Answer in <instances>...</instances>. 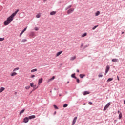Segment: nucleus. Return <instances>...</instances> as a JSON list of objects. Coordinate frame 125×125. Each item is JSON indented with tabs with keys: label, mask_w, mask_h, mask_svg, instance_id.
<instances>
[{
	"label": "nucleus",
	"mask_w": 125,
	"mask_h": 125,
	"mask_svg": "<svg viewBox=\"0 0 125 125\" xmlns=\"http://www.w3.org/2000/svg\"><path fill=\"white\" fill-rule=\"evenodd\" d=\"M13 21V18H12L10 16L7 18V20L4 22V25L5 26H7V25H9L11 22Z\"/></svg>",
	"instance_id": "1"
},
{
	"label": "nucleus",
	"mask_w": 125,
	"mask_h": 125,
	"mask_svg": "<svg viewBox=\"0 0 125 125\" xmlns=\"http://www.w3.org/2000/svg\"><path fill=\"white\" fill-rule=\"evenodd\" d=\"M18 11H19V9H17V10H16L15 12L12 14L11 15H10V16L13 19L15 15L17 14V13L18 12Z\"/></svg>",
	"instance_id": "2"
},
{
	"label": "nucleus",
	"mask_w": 125,
	"mask_h": 125,
	"mask_svg": "<svg viewBox=\"0 0 125 125\" xmlns=\"http://www.w3.org/2000/svg\"><path fill=\"white\" fill-rule=\"evenodd\" d=\"M75 10V9L74 8H70L69 10H67V14H71V13H72Z\"/></svg>",
	"instance_id": "3"
},
{
	"label": "nucleus",
	"mask_w": 125,
	"mask_h": 125,
	"mask_svg": "<svg viewBox=\"0 0 125 125\" xmlns=\"http://www.w3.org/2000/svg\"><path fill=\"white\" fill-rule=\"evenodd\" d=\"M28 122H29V118L27 117H25L23 119V123H25V124H26V123H28Z\"/></svg>",
	"instance_id": "4"
},
{
	"label": "nucleus",
	"mask_w": 125,
	"mask_h": 125,
	"mask_svg": "<svg viewBox=\"0 0 125 125\" xmlns=\"http://www.w3.org/2000/svg\"><path fill=\"white\" fill-rule=\"evenodd\" d=\"M78 119L77 117H75L74 118L73 120L72 125H74L75 124H76V122H77V119Z\"/></svg>",
	"instance_id": "5"
},
{
	"label": "nucleus",
	"mask_w": 125,
	"mask_h": 125,
	"mask_svg": "<svg viewBox=\"0 0 125 125\" xmlns=\"http://www.w3.org/2000/svg\"><path fill=\"white\" fill-rule=\"evenodd\" d=\"M109 106H110V102L108 103V104L104 106V110L106 111L108 108H109Z\"/></svg>",
	"instance_id": "6"
},
{
	"label": "nucleus",
	"mask_w": 125,
	"mask_h": 125,
	"mask_svg": "<svg viewBox=\"0 0 125 125\" xmlns=\"http://www.w3.org/2000/svg\"><path fill=\"white\" fill-rule=\"evenodd\" d=\"M109 70H110V67L109 65H107L105 69V74H107L109 72Z\"/></svg>",
	"instance_id": "7"
},
{
	"label": "nucleus",
	"mask_w": 125,
	"mask_h": 125,
	"mask_svg": "<svg viewBox=\"0 0 125 125\" xmlns=\"http://www.w3.org/2000/svg\"><path fill=\"white\" fill-rule=\"evenodd\" d=\"M35 118H36L35 115H31L28 117L29 120H32V119H35Z\"/></svg>",
	"instance_id": "8"
},
{
	"label": "nucleus",
	"mask_w": 125,
	"mask_h": 125,
	"mask_svg": "<svg viewBox=\"0 0 125 125\" xmlns=\"http://www.w3.org/2000/svg\"><path fill=\"white\" fill-rule=\"evenodd\" d=\"M62 52H63V51H61L57 52L56 55V57H57V56H59V55H60V54H61L62 53Z\"/></svg>",
	"instance_id": "9"
},
{
	"label": "nucleus",
	"mask_w": 125,
	"mask_h": 125,
	"mask_svg": "<svg viewBox=\"0 0 125 125\" xmlns=\"http://www.w3.org/2000/svg\"><path fill=\"white\" fill-rule=\"evenodd\" d=\"M42 81H43V79L42 78L39 79L38 80V84L42 83Z\"/></svg>",
	"instance_id": "10"
},
{
	"label": "nucleus",
	"mask_w": 125,
	"mask_h": 125,
	"mask_svg": "<svg viewBox=\"0 0 125 125\" xmlns=\"http://www.w3.org/2000/svg\"><path fill=\"white\" fill-rule=\"evenodd\" d=\"M79 77L81 79H83V77H85V74H81L79 75Z\"/></svg>",
	"instance_id": "11"
},
{
	"label": "nucleus",
	"mask_w": 125,
	"mask_h": 125,
	"mask_svg": "<svg viewBox=\"0 0 125 125\" xmlns=\"http://www.w3.org/2000/svg\"><path fill=\"white\" fill-rule=\"evenodd\" d=\"M5 90V88H4L3 87H1L0 88V93H1V92H2V91H4Z\"/></svg>",
	"instance_id": "12"
},
{
	"label": "nucleus",
	"mask_w": 125,
	"mask_h": 125,
	"mask_svg": "<svg viewBox=\"0 0 125 125\" xmlns=\"http://www.w3.org/2000/svg\"><path fill=\"white\" fill-rule=\"evenodd\" d=\"M71 78H73V79H77L76 76V73H73L71 75Z\"/></svg>",
	"instance_id": "13"
},
{
	"label": "nucleus",
	"mask_w": 125,
	"mask_h": 125,
	"mask_svg": "<svg viewBox=\"0 0 125 125\" xmlns=\"http://www.w3.org/2000/svg\"><path fill=\"white\" fill-rule=\"evenodd\" d=\"M30 37H35V32H30Z\"/></svg>",
	"instance_id": "14"
},
{
	"label": "nucleus",
	"mask_w": 125,
	"mask_h": 125,
	"mask_svg": "<svg viewBox=\"0 0 125 125\" xmlns=\"http://www.w3.org/2000/svg\"><path fill=\"white\" fill-rule=\"evenodd\" d=\"M24 112H25V109H23L22 110H21L20 112V115L21 116V115H22V114H23V113H24Z\"/></svg>",
	"instance_id": "15"
},
{
	"label": "nucleus",
	"mask_w": 125,
	"mask_h": 125,
	"mask_svg": "<svg viewBox=\"0 0 125 125\" xmlns=\"http://www.w3.org/2000/svg\"><path fill=\"white\" fill-rule=\"evenodd\" d=\"M89 92L87 91H85L83 92V95H87V94H89Z\"/></svg>",
	"instance_id": "16"
},
{
	"label": "nucleus",
	"mask_w": 125,
	"mask_h": 125,
	"mask_svg": "<svg viewBox=\"0 0 125 125\" xmlns=\"http://www.w3.org/2000/svg\"><path fill=\"white\" fill-rule=\"evenodd\" d=\"M50 15H55V14H56V11H52L50 13Z\"/></svg>",
	"instance_id": "17"
},
{
	"label": "nucleus",
	"mask_w": 125,
	"mask_h": 125,
	"mask_svg": "<svg viewBox=\"0 0 125 125\" xmlns=\"http://www.w3.org/2000/svg\"><path fill=\"white\" fill-rule=\"evenodd\" d=\"M16 75H17V73L16 72H13L11 74V77H13L14 76H16Z\"/></svg>",
	"instance_id": "18"
},
{
	"label": "nucleus",
	"mask_w": 125,
	"mask_h": 125,
	"mask_svg": "<svg viewBox=\"0 0 125 125\" xmlns=\"http://www.w3.org/2000/svg\"><path fill=\"white\" fill-rule=\"evenodd\" d=\"M54 79H55V76H53L51 78L48 80V82H51V81H53Z\"/></svg>",
	"instance_id": "19"
},
{
	"label": "nucleus",
	"mask_w": 125,
	"mask_h": 125,
	"mask_svg": "<svg viewBox=\"0 0 125 125\" xmlns=\"http://www.w3.org/2000/svg\"><path fill=\"white\" fill-rule=\"evenodd\" d=\"M99 14H100V11H97L95 13V16H98V15H99Z\"/></svg>",
	"instance_id": "20"
},
{
	"label": "nucleus",
	"mask_w": 125,
	"mask_h": 125,
	"mask_svg": "<svg viewBox=\"0 0 125 125\" xmlns=\"http://www.w3.org/2000/svg\"><path fill=\"white\" fill-rule=\"evenodd\" d=\"M72 7V5H70L65 8V10H68V9H70Z\"/></svg>",
	"instance_id": "21"
},
{
	"label": "nucleus",
	"mask_w": 125,
	"mask_h": 125,
	"mask_svg": "<svg viewBox=\"0 0 125 125\" xmlns=\"http://www.w3.org/2000/svg\"><path fill=\"white\" fill-rule=\"evenodd\" d=\"M112 62H118V61H119V60H118L117 59H113L112 60Z\"/></svg>",
	"instance_id": "22"
},
{
	"label": "nucleus",
	"mask_w": 125,
	"mask_h": 125,
	"mask_svg": "<svg viewBox=\"0 0 125 125\" xmlns=\"http://www.w3.org/2000/svg\"><path fill=\"white\" fill-rule=\"evenodd\" d=\"M86 35H87V33L85 32L84 34L82 35V38H84V37H85Z\"/></svg>",
	"instance_id": "23"
},
{
	"label": "nucleus",
	"mask_w": 125,
	"mask_h": 125,
	"mask_svg": "<svg viewBox=\"0 0 125 125\" xmlns=\"http://www.w3.org/2000/svg\"><path fill=\"white\" fill-rule=\"evenodd\" d=\"M37 71H38V70L37 69V68H35L31 70V73H34V72H37Z\"/></svg>",
	"instance_id": "24"
},
{
	"label": "nucleus",
	"mask_w": 125,
	"mask_h": 125,
	"mask_svg": "<svg viewBox=\"0 0 125 125\" xmlns=\"http://www.w3.org/2000/svg\"><path fill=\"white\" fill-rule=\"evenodd\" d=\"M76 58V56H74V57H72L70 58V60H71L72 61H73V60H75V59Z\"/></svg>",
	"instance_id": "25"
},
{
	"label": "nucleus",
	"mask_w": 125,
	"mask_h": 125,
	"mask_svg": "<svg viewBox=\"0 0 125 125\" xmlns=\"http://www.w3.org/2000/svg\"><path fill=\"white\" fill-rule=\"evenodd\" d=\"M67 107H68V104H64L63 105V108H67Z\"/></svg>",
	"instance_id": "26"
},
{
	"label": "nucleus",
	"mask_w": 125,
	"mask_h": 125,
	"mask_svg": "<svg viewBox=\"0 0 125 125\" xmlns=\"http://www.w3.org/2000/svg\"><path fill=\"white\" fill-rule=\"evenodd\" d=\"M122 112H120V113L119 114V119L120 120H121V119H122Z\"/></svg>",
	"instance_id": "27"
},
{
	"label": "nucleus",
	"mask_w": 125,
	"mask_h": 125,
	"mask_svg": "<svg viewBox=\"0 0 125 125\" xmlns=\"http://www.w3.org/2000/svg\"><path fill=\"white\" fill-rule=\"evenodd\" d=\"M53 107H54V108L55 109V110H58V107L56 105L54 104V105H53Z\"/></svg>",
	"instance_id": "28"
},
{
	"label": "nucleus",
	"mask_w": 125,
	"mask_h": 125,
	"mask_svg": "<svg viewBox=\"0 0 125 125\" xmlns=\"http://www.w3.org/2000/svg\"><path fill=\"white\" fill-rule=\"evenodd\" d=\"M19 70V67H16L13 70V72H16V71H18Z\"/></svg>",
	"instance_id": "29"
},
{
	"label": "nucleus",
	"mask_w": 125,
	"mask_h": 125,
	"mask_svg": "<svg viewBox=\"0 0 125 125\" xmlns=\"http://www.w3.org/2000/svg\"><path fill=\"white\" fill-rule=\"evenodd\" d=\"M97 27H98V25H95L94 26L93 28H92V30H95L96 29V28H97Z\"/></svg>",
	"instance_id": "30"
},
{
	"label": "nucleus",
	"mask_w": 125,
	"mask_h": 125,
	"mask_svg": "<svg viewBox=\"0 0 125 125\" xmlns=\"http://www.w3.org/2000/svg\"><path fill=\"white\" fill-rule=\"evenodd\" d=\"M27 42V40L26 39H23L21 42Z\"/></svg>",
	"instance_id": "31"
},
{
	"label": "nucleus",
	"mask_w": 125,
	"mask_h": 125,
	"mask_svg": "<svg viewBox=\"0 0 125 125\" xmlns=\"http://www.w3.org/2000/svg\"><path fill=\"white\" fill-rule=\"evenodd\" d=\"M88 46H89V45H86L83 47V49H85V48H86V47H88Z\"/></svg>",
	"instance_id": "32"
},
{
	"label": "nucleus",
	"mask_w": 125,
	"mask_h": 125,
	"mask_svg": "<svg viewBox=\"0 0 125 125\" xmlns=\"http://www.w3.org/2000/svg\"><path fill=\"white\" fill-rule=\"evenodd\" d=\"M75 79L76 80L77 83H80V79H79V78H75Z\"/></svg>",
	"instance_id": "33"
},
{
	"label": "nucleus",
	"mask_w": 125,
	"mask_h": 125,
	"mask_svg": "<svg viewBox=\"0 0 125 125\" xmlns=\"http://www.w3.org/2000/svg\"><path fill=\"white\" fill-rule=\"evenodd\" d=\"M27 28L28 27H25L24 29L22 31V32L24 33V32H25L26 30H27Z\"/></svg>",
	"instance_id": "34"
},
{
	"label": "nucleus",
	"mask_w": 125,
	"mask_h": 125,
	"mask_svg": "<svg viewBox=\"0 0 125 125\" xmlns=\"http://www.w3.org/2000/svg\"><path fill=\"white\" fill-rule=\"evenodd\" d=\"M30 86H31V87H33V86H34V83H30Z\"/></svg>",
	"instance_id": "35"
},
{
	"label": "nucleus",
	"mask_w": 125,
	"mask_h": 125,
	"mask_svg": "<svg viewBox=\"0 0 125 125\" xmlns=\"http://www.w3.org/2000/svg\"><path fill=\"white\" fill-rule=\"evenodd\" d=\"M98 77H99V78H102V77H103V75H102V74H99L98 75Z\"/></svg>",
	"instance_id": "36"
},
{
	"label": "nucleus",
	"mask_w": 125,
	"mask_h": 125,
	"mask_svg": "<svg viewBox=\"0 0 125 125\" xmlns=\"http://www.w3.org/2000/svg\"><path fill=\"white\" fill-rule=\"evenodd\" d=\"M38 88V87H37V85H35L33 86V89H37Z\"/></svg>",
	"instance_id": "37"
},
{
	"label": "nucleus",
	"mask_w": 125,
	"mask_h": 125,
	"mask_svg": "<svg viewBox=\"0 0 125 125\" xmlns=\"http://www.w3.org/2000/svg\"><path fill=\"white\" fill-rule=\"evenodd\" d=\"M40 17H41V15L40 14H38L36 15L37 18H40Z\"/></svg>",
	"instance_id": "38"
},
{
	"label": "nucleus",
	"mask_w": 125,
	"mask_h": 125,
	"mask_svg": "<svg viewBox=\"0 0 125 125\" xmlns=\"http://www.w3.org/2000/svg\"><path fill=\"white\" fill-rule=\"evenodd\" d=\"M4 40V38H0V42H2V41Z\"/></svg>",
	"instance_id": "39"
},
{
	"label": "nucleus",
	"mask_w": 125,
	"mask_h": 125,
	"mask_svg": "<svg viewBox=\"0 0 125 125\" xmlns=\"http://www.w3.org/2000/svg\"><path fill=\"white\" fill-rule=\"evenodd\" d=\"M30 85H29V86H26L25 89H29L30 88Z\"/></svg>",
	"instance_id": "40"
},
{
	"label": "nucleus",
	"mask_w": 125,
	"mask_h": 125,
	"mask_svg": "<svg viewBox=\"0 0 125 125\" xmlns=\"http://www.w3.org/2000/svg\"><path fill=\"white\" fill-rule=\"evenodd\" d=\"M24 32H22V31L20 33V37H21V36H22V35H23V33Z\"/></svg>",
	"instance_id": "41"
},
{
	"label": "nucleus",
	"mask_w": 125,
	"mask_h": 125,
	"mask_svg": "<svg viewBox=\"0 0 125 125\" xmlns=\"http://www.w3.org/2000/svg\"><path fill=\"white\" fill-rule=\"evenodd\" d=\"M35 77H36V76L34 75H31V78L32 79H33V78H35Z\"/></svg>",
	"instance_id": "42"
},
{
	"label": "nucleus",
	"mask_w": 125,
	"mask_h": 125,
	"mask_svg": "<svg viewBox=\"0 0 125 125\" xmlns=\"http://www.w3.org/2000/svg\"><path fill=\"white\" fill-rule=\"evenodd\" d=\"M35 31H39V28H38V27H35Z\"/></svg>",
	"instance_id": "43"
},
{
	"label": "nucleus",
	"mask_w": 125,
	"mask_h": 125,
	"mask_svg": "<svg viewBox=\"0 0 125 125\" xmlns=\"http://www.w3.org/2000/svg\"><path fill=\"white\" fill-rule=\"evenodd\" d=\"M83 43H82L81 45V48H82L83 47Z\"/></svg>",
	"instance_id": "44"
},
{
	"label": "nucleus",
	"mask_w": 125,
	"mask_h": 125,
	"mask_svg": "<svg viewBox=\"0 0 125 125\" xmlns=\"http://www.w3.org/2000/svg\"><path fill=\"white\" fill-rule=\"evenodd\" d=\"M88 104L89 105H92V102H89Z\"/></svg>",
	"instance_id": "45"
},
{
	"label": "nucleus",
	"mask_w": 125,
	"mask_h": 125,
	"mask_svg": "<svg viewBox=\"0 0 125 125\" xmlns=\"http://www.w3.org/2000/svg\"><path fill=\"white\" fill-rule=\"evenodd\" d=\"M76 71L77 73H80V70L79 69H77Z\"/></svg>",
	"instance_id": "46"
},
{
	"label": "nucleus",
	"mask_w": 125,
	"mask_h": 125,
	"mask_svg": "<svg viewBox=\"0 0 125 125\" xmlns=\"http://www.w3.org/2000/svg\"><path fill=\"white\" fill-rule=\"evenodd\" d=\"M107 82H110V78H108V80H107Z\"/></svg>",
	"instance_id": "47"
},
{
	"label": "nucleus",
	"mask_w": 125,
	"mask_h": 125,
	"mask_svg": "<svg viewBox=\"0 0 125 125\" xmlns=\"http://www.w3.org/2000/svg\"><path fill=\"white\" fill-rule=\"evenodd\" d=\"M54 115H56V111H55V112H54Z\"/></svg>",
	"instance_id": "48"
},
{
	"label": "nucleus",
	"mask_w": 125,
	"mask_h": 125,
	"mask_svg": "<svg viewBox=\"0 0 125 125\" xmlns=\"http://www.w3.org/2000/svg\"><path fill=\"white\" fill-rule=\"evenodd\" d=\"M117 79H118V81H120V78H119V77H118V76L117 77Z\"/></svg>",
	"instance_id": "49"
},
{
	"label": "nucleus",
	"mask_w": 125,
	"mask_h": 125,
	"mask_svg": "<svg viewBox=\"0 0 125 125\" xmlns=\"http://www.w3.org/2000/svg\"><path fill=\"white\" fill-rule=\"evenodd\" d=\"M54 90H57V89H56V88H54Z\"/></svg>",
	"instance_id": "50"
},
{
	"label": "nucleus",
	"mask_w": 125,
	"mask_h": 125,
	"mask_svg": "<svg viewBox=\"0 0 125 125\" xmlns=\"http://www.w3.org/2000/svg\"><path fill=\"white\" fill-rule=\"evenodd\" d=\"M110 81H113V79L112 78H110Z\"/></svg>",
	"instance_id": "51"
},
{
	"label": "nucleus",
	"mask_w": 125,
	"mask_h": 125,
	"mask_svg": "<svg viewBox=\"0 0 125 125\" xmlns=\"http://www.w3.org/2000/svg\"><path fill=\"white\" fill-rule=\"evenodd\" d=\"M59 95V96H62V95L61 94H60Z\"/></svg>",
	"instance_id": "52"
},
{
	"label": "nucleus",
	"mask_w": 125,
	"mask_h": 125,
	"mask_svg": "<svg viewBox=\"0 0 125 125\" xmlns=\"http://www.w3.org/2000/svg\"><path fill=\"white\" fill-rule=\"evenodd\" d=\"M83 105H86V103H83Z\"/></svg>",
	"instance_id": "53"
},
{
	"label": "nucleus",
	"mask_w": 125,
	"mask_h": 125,
	"mask_svg": "<svg viewBox=\"0 0 125 125\" xmlns=\"http://www.w3.org/2000/svg\"><path fill=\"white\" fill-rule=\"evenodd\" d=\"M45 1H46V0H43V2H45Z\"/></svg>",
	"instance_id": "54"
},
{
	"label": "nucleus",
	"mask_w": 125,
	"mask_h": 125,
	"mask_svg": "<svg viewBox=\"0 0 125 125\" xmlns=\"http://www.w3.org/2000/svg\"><path fill=\"white\" fill-rule=\"evenodd\" d=\"M70 83V82L68 81V82H67V84H68V83Z\"/></svg>",
	"instance_id": "55"
},
{
	"label": "nucleus",
	"mask_w": 125,
	"mask_h": 125,
	"mask_svg": "<svg viewBox=\"0 0 125 125\" xmlns=\"http://www.w3.org/2000/svg\"><path fill=\"white\" fill-rule=\"evenodd\" d=\"M125 33V32H122V34H124Z\"/></svg>",
	"instance_id": "56"
},
{
	"label": "nucleus",
	"mask_w": 125,
	"mask_h": 125,
	"mask_svg": "<svg viewBox=\"0 0 125 125\" xmlns=\"http://www.w3.org/2000/svg\"><path fill=\"white\" fill-rule=\"evenodd\" d=\"M120 113V110H119L118 111V114H119Z\"/></svg>",
	"instance_id": "57"
},
{
	"label": "nucleus",
	"mask_w": 125,
	"mask_h": 125,
	"mask_svg": "<svg viewBox=\"0 0 125 125\" xmlns=\"http://www.w3.org/2000/svg\"><path fill=\"white\" fill-rule=\"evenodd\" d=\"M36 89H34L32 90V91H34Z\"/></svg>",
	"instance_id": "58"
},
{
	"label": "nucleus",
	"mask_w": 125,
	"mask_h": 125,
	"mask_svg": "<svg viewBox=\"0 0 125 125\" xmlns=\"http://www.w3.org/2000/svg\"><path fill=\"white\" fill-rule=\"evenodd\" d=\"M92 81H94V79H92Z\"/></svg>",
	"instance_id": "59"
},
{
	"label": "nucleus",
	"mask_w": 125,
	"mask_h": 125,
	"mask_svg": "<svg viewBox=\"0 0 125 125\" xmlns=\"http://www.w3.org/2000/svg\"><path fill=\"white\" fill-rule=\"evenodd\" d=\"M33 92V91H31V92H30V93H32Z\"/></svg>",
	"instance_id": "60"
},
{
	"label": "nucleus",
	"mask_w": 125,
	"mask_h": 125,
	"mask_svg": "<svg viewBox=\"0 0 125 125\" xmlns=\"http://www.w3.org/2000/svg\"><path fill=\"white\" fill-rule=\"evenodd\" d=\"M124 104H125V100H124Z\"/></svg>",
	"instance_id": "61"
},
{
	"label": "nucleus",
	"mask_w": 125,
	"mask_h": 125,
	"mask_svg": "<svg viewBox=\"0 0 125 125\" xmlns=\"http://www.w3.org/2000/svg\"><path fill=\"white\" fill-rule=\"evenodd\" d=\"M16 93H17V92H15V94H16Z\"/></svg>",
	"instance_id": "62"
},
{
	"label": "nucleus",
	"mask_w": 125,
	"mask_h": 125,
	"mask_svg": "<svg viewBox=\"0 0 125 125\" xmlns=\"http://www.w3.org/2000/svg\"><path fill=\"white\" fill-rule=\"evenodd\" d=\"M50 92H51V91H50Z\"/></svg>",
	"instance_id": "63"
}]
</instances>
